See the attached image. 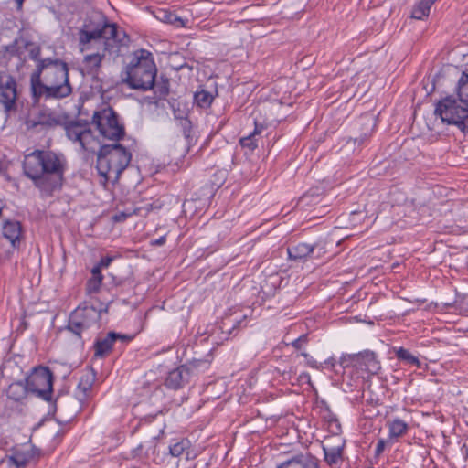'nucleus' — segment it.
I'll return each mask as SVG.
<instances>
[{"mask_svg":"<svg viewBox=\"0 0 468 468\" xmlns=\"http://www.w3.org/2000/svg\"><path fill=\"white\" fill-rule=\"evenodd\" d=\"M64 129L68 139L79 144L82 150L97 153L96 167L99 175L103 177L104 184L117 183L131 162V151L121 144L101 145L87 122L70 121L65 123Z\"/></svg>","mask_w":468,"mask_h":468,"instance_id":"f257e3e1","label":"nucleus"},{"mask_svg":"<svg viewBox=\"0 0 468 468\" xmlns=\"http://www.w3.org/2000/svg\"><path fill=\"white\" fill-rule=\"evenodd\" d=\"M30 88L35 101L69 97L73 88L69 82L68 64L54 58L39 61L30 76Z\"/></svg>","mask_w":468,"mask_h":468,"instance_id":"f03ea898","label":"nucleus"},{"mask_svg":"<svg viewBox=\"0 0 468 468\" xmlns=\"http://www.w3.org/2000/svg\"><path fill=\"white\" fill-rule=\"evenodd\" d=\"M66 169L64 156L51 151L36 150L23 161L24 175L45 196H51L61 188Z\"/></svg>","mask_w":468,"mask_h":468,"instance_id":"7ed1b4c3","label":"nucleus"},{"mask_svg":"<svg viewBox=\"0 0 468 468\" xmlns=\"http://www.w3.org/2000/svg\"><path fill=\"white\" fill-rule=\"evenodd\" d=\"M156 74L153 54L146 49H139L125 67L122 80L133 90L147 91L154 89Z\"/></svg>","mask_w":468,"mask_h":468,"instance_id":"20e7f679","label":"nucleus"},{"mask_svg":"<svg viewBox=\"0 0 468 468\" xmlns=\"http://www.w3.org/2000/svg\"><path fill=\"white\" fill-rule=\"evenodd\" d=\"M117 37V26L108 22L106 19L97 25L93 29H90L88 25H84L78 32L79 48L80 52L92 49L93 45L98 46L107 51L109 41L114 40Z\"/></svg>","mask_w":468,"mask_h":468,"instance_id":"39448f33","label":"nucleus"},{"mask_svg":"<svg viewBox=\"0 0 468 468\" xmlns=\"http://www.w3.org/2000/svg\"><path fill=\"white\" fill-rule=\"evenodd\" d=\"M434 114L443 123L457 127L464 134L468 133V108L461 106L452 95L446 96L436 103Z\"/></svg>","mask_w":468,"mask_h":468,"instance_id":"423d86ee","label":"nucleus"},{"mask_svg":"<svg viewBox=\"0 0 468 468\" xmlns=\"http://www.w3.org/2000/svg\"><path fill=\"white\" fill-rule=\"evenodd\" d=\"M101 315V310L87 303L81 304L70 314L67 329L81 338L82 335L100 329Z\"/></svg>","mask_w":468,"mask_h":468,"instance_id":"0eeeda50","label":"nucleus"},{"mask_svg":"<svg viewBox=\"0 0 468 468\" xmlns=\"http://www.w3.org/2000/svg\"><path fill=\"white\" fill-rule=\"evenodd\" d=\"M90 124L106 140L120 141L125 134L123 123L120 122L118 114L111 107L95 111L89 125L90 126Z\"/></svg>","mask_w":468,"mask_h":468,"instance_id":"6e6552de","label":"nucleus"},{"mask_svg":"<svg viewBox=\"0 0 468 468\" xmlns=\"http://www.w3.org/2000/svg\"><path fill=\"white\" fill-rule=\"evenodd\" d=\"M25 381L30 394L45 401H51L53 394V374L48 367H37L33 368Z\"/></svg>","mask_w":468,"mask_h":468,"instance_id":"1a4fd4ad","label":"nucleus"},{"mask_svg":"<svg viewBox=\"0 0 468 468\" xmlns=\"http://www.w3.org/2000/svg\"><path fill=\"white\" fill-rule=\"evenodd\" d=\"M19 94L16 78L7 70H0V108L6 114L17 110Z\"/></svg>","mask_w":468,"mask_h":468,"instance_id":"9d476101","label":"nucleus"},{"mask_svg":"<svg viewBox=\"0 0 468 468\" xmlns=\"http://www.w3.org/2000/svg\"><path fill=\"white\" fill-rule=\"evenodd\" d=\"M327 252V242L319 239L314 243L299 242L287 248L288 258L293 261H305L309 259H319Z\"/></svg>","mask_w":468,"mask_h":468,"instance_id":"9b49d317","label":"nucleus"},{"mask_svg":"<svg viewBox=\"0 0 468 468\" xmlns=\"http://www.w3.org/2000/svg\"><path fill=\"white\" fill-rule=\"evenodd\" d=\"M129 340L130 337L126 335H122L115 332H109L106 336L98 338L94 345V356L99 358H104L112 350L113 344L116 340Z\"/></svg>","mask_w":468,"mask_h":468,"instance_id":"f8f14e48","label":"nucleus"},{"mask_svg":"<svg viewBox=\"0 0 468 468\" xmlns=\"http://www.w3.org/2000/svg\"><path fill=\"white\" fill-rule=\"evenodd\" d=\"M95 379L96 373L93 369H89L81 375L75 390V397L80 404H84L90 398Z\"/></svg>","mask_w":468,"mask_h":468,"instance_id":"ddd939ff","label":"nucleus"},{"mask_svg":"<svg viewBox=\"0 0 468 468\" xmlns=\"http://www.w3.org/2000/svg\"><path fill=\"white\" fill-rule=\"evenodd\" d=\"M381 368L380 362L375 352L364 350L357 353L356 370L368 373L369 375L377 374Z\"/></svg>","mask_w":468,"mask_h":468,"instance_id":"4468645a","label":"nucleus"},{"mask_svg":"<svg viewBox=\"0 0 468 468\" xmlns=\"http://www.w3.org/2000/svg\"><path fill=\"white\" fill-rule=\"evenodd\" d=\"M189 379L190 370L183 365L168 373L165 385L171 389H179L187 384Z\"/></svg>","mask_w":468,"mask_h":468,"instance_id":"2eb2a0df","label":"nucleus"},{"mask_svg":"<svg viewBox=\"0 0 468 468\" xmlns=\"http://www.w3.org/2000/svg\"><path fill=\"white\" fill-rule=\"evenodd\" d=\"M3 235L11 243L13 248H18L22 234L21 225L16 220H5L3 223Z\"/></svg>","mask_w":468,"mask_h":468,"instance_id":"dca6fc26","label":"nucleus"},{"mask_svg":"<svg viewBox=\"0 0 468 468\" xmlns=\"http://www.w3.org/2000/svg\"><path fill=\"white\" fill-rule=\"evenodd\" d=\"M387 427L388 430V440L390 441H397L399 438L407 434L410 429L409 423L398 417L388 420Z\"/></svg>","mask_w":468,"mask_h":468,"instance_id":"f3484780","label":"nucleus"},{"mask_svg":"<svg viewBox=\"0 0 468 468\" xmlns=\"http://www.w3.org/2000/svg\"><path fill=\"white\" fill-rule=\"evenodd\" d=\"M92 48H96L97 52L84 56L83 63L90 72L98 73L106 51H103L101 48L94 45Z\"/></svg>","mask_w":468,"mask_h":468,"instance_id":"a211bd4d","label":"nucleus"},{"mask_svg":"<svg viewBox=\"0 0 468 468\" xmlns=\"http://www.w3.org/2000/svg\"><path fill=\"white\" fill-rule=\"evenodd\" d=\"M29 393L27 384L21 381L14 382L7 388V397L15 401H20Z\"/></svg>","mask_w":468,"mask_h":468,"instance_id":"6ab92c4d","label":"nucleus"},{"mask_svg":"<svg viewBox=\"0 0 468 468\" xmlns=\"http://www.w3.org/2000/svg\"><path fill=\"white\" fill-rule=\"evenodd\" d=\"M277 468H320L316 460L313 458L307 459H292L282 463Z\"/></svg>","mask_w":468,"mask_h":468,"instance_id":"aec40b11","label":"nucleus"},{"mask_svg":"<svg viewBox=\"0 0 468 468\" xmlns=\"http://www.w3.org/2000/svg\"><path fill=\"white\" fill-rule=\"evenodd\" d=\"M434 0H420L412 8L411 17L414 19H424L430 14L431 5L435 3Z\"/></svg>","mask_w":468,"mask_h":468,"instance_id":"412c9836","label":"nucleus"},{"mask_svg":"<svg viewBox=\"0 0 468 468\" xmlns=\"http://www.w3.org/2000/svg\"><path fill=\"white\" fill-rule=\"evenodd\" d=\"M456 91L459 101L468 106V69L462 72Z\"/></svg>","mask_w":468,"mask_h":468,"instance_id":"4be33fe9","label":"nucleus"},{"mask_svg":"<svg viewBox=\"0 0 468 468\" xmlns=\"http://www.w3.org/2000/svg\"><path fill=\"white\" fill-rule=\"evenodd\" d=\"M394 353L396 357L404 362L407 365L416 366L418 368L421 367V363L419 358L413 356L408 349L400 346L394 347Z\"/></svg>","mask_w":468,"mask_h":468,"instance_id":"5701e85b","label":"nucleus"},{"mask_svg":"<svg viewBox=\"0 0 468 468\" xmlns=\"http://www.w3.org/2000/svg\"><path fill=\"white\" fill-rule=\"evenodd\" d=\"M214 100L213 95L205 90H197L194 94V101L200 108H208Z\"/></svg>","mask_w":468,"mask_h":468,"instance_id":"b1692460","label":"nucleus"},{"mask_svg":"<svg viewBox=\"0 0 468 468\" xmlns=\"http://www.w3.org/2000/svg\"><path fill=\"white\" fill-rule=\"evenodd\" d=\"M324 452V459L326 463L330 465H335L338 463H340L342 459V447H333L330 449H326L325 447L323 448Z\"/></svg>","mask_w":468,"mask_h":468,"instance_id":"393cba45","label":"nucleus"},{"mask_svg":"<svg viewBox=\"0 0 468 468\" xmlns=\"http://www.w3.org/2000/svg\"><path fill=\"white\" fill-rule=\"evenodd\" d=\"M260 133L258 127L256 126L254 131L248 136L239 139V144L242 148L247 149L250 153H252L258 147V141L256 136Z\"/></svg>","mask_w":468,"mask_h":468,"instance_id":"a878e982","label":"nucleus"},{"mask_svg":"<svg viewBox=\"0 0 468 468\" xmlns=\"http://www.w3.org/2000/svg\"><path fill=\"white\" fill-rule=\"evenodd\" d=\"M189 448L190 441L186 439H182L169 445V454L173 457H179L184 454Z\"/></svg>","mask_w":468,"mask_h":468,"instance_id":"bb28decb","label":"nucleus"},{"mask_svg":"<svg viewBox=\"0 0 468 468\" xmlns=\"http://www.w3.org/2000/svg\"><path fill=\"white\" fill-rule=\"evenodd\" d=\"M30 456L22 452H16L9 460L16 468H24L29 462Z\"/></svg>","mask_w":468,"mask_h":468,"instance_id":"cd10ccee","label":"nucleus"},{"mask_svg":"<svg viewBox=\"0 0 468 468\" xmlns=\"http://www.w3.org/2000/svg\"><path fill=\"white\" fill-rule=\"evenodd\" d=\"M357 353L343 354L339 358L338 364L342 368L353 367L356 370Z\"/></svg>","mask_w":468,"mask_h":468,"instance_id":"c85d7f7f","label":"nucleus"},{"mask_svg":"<svg viewBox=\"0 0 468 468\" xmlns=\"http://www.w3.org/2000/svg\"><path fill=\"white\" fill-rule=\"evenodd\" d=\"M103 279L90 277L86 282V292L89 294L96 293L100 291Z\"/></svg>","mask_w":468,"mask_h":468,"instance_id":"c756f323","label":"nucleus"},{"mask_svg":"<svg viewBox=\"0 0 468 468\" xmlns=\"http://www.w3.org/2000/svg\"><path fill=\"white\" fill-rule=\"evenodd\" d=\"M158 99H165L169 93V82L165 80L157 84L156 90L154 91Z\"/></svg>","mask_w":468,"mask_h":468,"instance_id":"7c9ffc66","label":"nucleus"},{"mask_svg":"<svg viewBox=\"0 0 468 468\" xmlns=\"http://www.w3.org/2000/svg\"><path fill=\"white\" fill-rule=\"evenodd\" d=\"M301 355L305 358L307 366L317 370H323L324 366L322 363H318L313 356L305 352H302Z\"/></svg>","mask_w":468,"mask_h":468,"instance_id":"2f4dec72","label":"nucleus"},{"mask_svg":"<svg viewBox=\"0 0 468 468\" xmlns=\"http://www.w3.org/2000/svg\"><path fill=\"white\" fill-rule=\"evenodd\" d=\"M309 339H308V335L307 334H303L302 335H300L298 338H296L295 340H293L291 345L296 349V350H302L305 347V346L307 345Z\"/></svg>","mask_w":468,"mask_h":468,"instance_id":"473e14b6","label":"nucleus"},{"mask_svg":"<svg viewBox=\"0 0 468 468\" xmlns=\"http://www.w3.org/2000/svg\"><path fill=\"white\" fill-rule=\"evenodd\" d=\"M184 136L187 139L191 136L192 123L188 118L178 122Z\"/></svg>","mask_w":468,"mask_h":468,"instance_id":"72a5a7b5","label":"nucleus"},{"mask_svg":"<svg viewBox=\"0 0 468 468\" xmlns=\"http://www.w3.org/2000/svg\"><path fill=\"white\" fill-rule=\"evenodd\" d=\"M41 49L39 47H36L32 48L29 51V58L37 62V65L39 63V61L43 60L44 58H40Z\"/></svg>","mask_w":468,"mask_h":468,"instance_id":"f704fd0d","label":"nucleus"},{"mask_svg":"<svg viewBox=\"0 0 468 468\" xmlns=\"http://www.w3.org/2000/svg\"><path fill=\"white\" fill-rule=\"evenodd\" d=\"M41 124H45L48 126H56L59 123V120L57 117L54 116H48L47 118H44L39 122Z\"/></svg>","mask_w":468,"mask_h":468,"instance_id":"c9c22d12","label":"nucleus"},{"mask_svg":"<svg viewBox=\"0 0 468 468\" xmlns=\"http://www.w3.org/2000/svg\"><path fill=\"white\" fill-rule=\"evenodd\" d=\"M113 260H114L113 256L108 255V256L102 257L97 264L100 267H101L102 269H106L111 265V263L113 261Z\"/></svg>","mask_w":468,"mask_h":468,"instance_id":"e433bc0d","label":"nucleus"},{"mask_svg":"<svg viewBox=\"0 0 468 468\" xmlns=\"http://www.w3.org/2000/svg\"><path fill=\"white\" fill-rule=\"evenodd\" d=\"M387 441L384 439H379L375 448V455L379 456L385 450Z\"/></svg>","mask_w":468,"mask_h":468,"instance_id":"4c0bfd02","label":"nucleus"},{"mask_svg":"<svg viewBox=\"0 0 468 468\" xmlns=\"http://www.w3.org/2000/svg\"><path fill=\"white\" fill-rule=\"evenodd\" d=\"M322 364L324 366V368L327 367V368H330V369L334 370L335 366H336V364H337V361H336V359L334 356H331V357L327 358Z\"/></svg>","mask_w":468,"mask_h":468,"instance_id":"58836bf2","label":"nucleus"},{"mask_svg":"<svg viewBox=\"0 0 468 468\" xmlns=\"http://www.w3.org/2000/svg\"><path fill=\"white\" fill-rule=\"evenodd\" d=\"M129 216L130 214H127L125 212H118L113 216L112 219L115 222H123Z\"/></svg>","mask_w":468,"mask_h":468,"instance_id":"ea45409f","label":"nucleus"},{"mask_svg":"<svg viewBox=\"0 0 468 468\" xmlns=\"http://www.w3.org/2000/svg\"><path fill=\"white\" fill-rule=\"evenodd\" d=\"M174 116L175 119L178 121V122L187 118L186 113L180 110H174Z\"/></svg>","mask_w":468,"mask_h":468,"instance_id":"a19ab883","label":"nucleus"},{"mask_svg":"<svg viewBox=\"0 0 468 468\" xmlns=\"http://www.w3.org/2000/svg\"><path fill=\"white\" fill-rule=\"evenodd\" d=\"M101 267H100L98 264H96L92 269H91V277H96V278H101L103 279V275L101 274Z\"/></svg>","mask_w":468,"mask_h":468,"instance_id":"79ce46f5","label":"nucleus"},{"mask_svg":"<svg viewBox=\"0 0 468 468\" xmlns=\"http://www.w3.org/2000/svg\"><path fill=\"white\" fill-rule=\"evenodd\" d=\"M165 240H166V238L165 236H162L156 239H154L152 240V245H154V246H162L165 243Z\"/></svg>","mask_w":468,"mask_h":468,"instance_id":"37998d69","label":"nucleus"},{"mask_svg":"<svg viewBox=\"0 0 468 468\" xmlns=\"http://www.w3.org/2000/svg\"><path fill=\"white\" fill-rule=\"evenodd\" d=\"M246 319H247V315L244 314L242 316V318L235 320L232 328L234 329V328L241 327L242 324L245 322Z\"/></svg>","mask_w":468,"mask_h":468,"instance_id":"c03bdc74","label":"nucleus"},{"mask_svg":"<svg viewBox=\"0 0 468 468\" xmlns=\"http://www.w3.org/2000/svg\"><path fill=\"white\" fill-rule=\"evenodd\" d=\"M462 452L465 461H468V445L463 444L462 447Z\"/></svg>","mask_w":468,"mask_h":468,"instance_id":"a18cd8bd","label":"nucleus"},{"mask_svg":"<svg viewBox=\"0 0 468 468\" xmlns=\"http://www.w3.org/2000/svg\"><path fill=\"white\" fill-rule=\"evenodd\" d=\"M15 3H16V10L17 11H22L23 9V5H24V2L26 0H14Z\"/></svg>","mask_w":468,"mask_h":468,"instance_id":"49530a36","label":"nucleus"},{"mask_svg":"<svg viewBox=\"0 0 468 468\" xmlns=\"http://www.w3.org/2000/svg\"><path fill=\"white\" fill-rule=\"evenodd\" d=\"M7 165L6 162L0 158V173H4L6 170Z\"/></svg>","mask_w":468,"mask_h":468,"instance_id":"de8ad7c7","label":"nucleus"},{"mask_svg":"<svg viewBox=\"0 0 468 468\" xmlns=\"http://www.w3.org/2000/svg\"><path fill=\"white\" fill-rule=\"evenodd\" d=\"M175 16L174 15L172 14H169V15H165V17L164 19L167 22V23H171L173 24L174 23V20L172 19V17Z\"/></svg>","mask_w":468,"mask_h":468,"instance_id":"09e8293b","label":"nucleus"},{"mask_svg":"<svg viewBox=\"0 0 468 468\" xmlns=\"http://www.w3.org/2000/svg\"><path fill=\"white\" fill-rule=\"evenodd\" d=\"M333 423L335 425V428H336L335 432L340 431L341 427H340V424H339L338 420H332V424H333Z\"/></svg>","mask_w":468,"mask_h":468,"instance_id":"8fccbe9b","label":"nucleus"},{"mask_svg":"<svg viewBox=\"0 0 468 468\" xmlns=\"http://www.w3.org/2000/svg\"><path fill=\"white\" fill-rule=\"evenodd\" d=\"M175 20L181 21L178 17H175Z\"/></svg>","mask_w":468,"mask_h":468,"instance_id":"3c124183","label":"nucleus"},{"mask_svg":"<svg viewBox=\"0 0 468 468\" xmlns=\"http://www.w3.org/2000/svg\"><path fill=\"white\" fill-rule=\"evenodd\" d=\"M3 462H4L3 460H0V464H2V463H3Z\"/></svg>","mask_w":468,"mask_h":468,"instance_id":"603ef678","label":"nucleus"}]
</instances>
